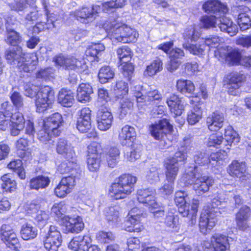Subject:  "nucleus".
<instances>
[{
	"label": "nucleus",
	"instance_id": "nucleus-1",
	"mask_svg": "<svg viewBox=\"0 0 251 251\" xmlns=\"http://www.w3.org/2000/svg\"><path fill=\"white\" fill-rule=\"evenodd\" d=\"M229 198H233L236 205L242 203L240 196L234 192H226V194L219 193L212 200L211 203L205 206L201 212L199 221V228L201 233L207 234L215 226L218 217L221 215L218 206L227 204Z\"/></svg>",
	"mask_w": 251,
	"mask_h": 251
},
{
	"label": "nucleus",
	"instance_id": "nucleus-2",
	"mask_svg": "<svg viewBox=\"0 0 251 251\" xmlns=\"http://www.w3.org/2000/svg\"><path fill=\"white\" fill-rule=\"evenodd\" d=\"M5 56L8 63L25 72L33 71L38 62L36 54L30 53L25 55L20 47L6 50Z\"/></svg>",
	"mask_w": 251,
	"mask_h": 251
},
{
	"label": "nucleus",
	"instance_id": "nucleus-3",
	"mask_svg": "<svg viewBox=\"0 0 251 251\" xmlns=\"http://www.w3.org/2000/svg\"><path fill=\"white\" fill-rule=\"evenodd\" d=\"M191 140L189 138H184L181 146L175 153L174 157L167 159L165 163L166 169L165 175L168 180L175 179L178 171V162H183L187 158V153L191 149Z\"/></svg>",
	"mask_w": 251,
	"mask_h": 251
},
{
	"label": "nucleus",
	"instance_id": "nucleus-4",
	"mask_svg": "<svg viewBox=\"0 0 251 251\" xmlns=\"http://www.w3.org/2000/svg\"><path fill=\"white\" fill-rule=\"evenodd\" d=\"M25 95L29 97H36L35 104L37 111L43 112L46 110L54 100L53 90L48 86H45L36 92V87L26 84L25 87Z\"/></svg>",
	"mask_w": 251,
	"mask_h": 251
},
{
	"label": "nucleus",
	"instance_id": "nucleus-5",
	"mask_svg": "<svg viewBox=\"0 0 251 251\" xmlns=\"http://www.w3.org/2000/svg\"><path fill=\"white\" fill-rule=\"evenodd\" d=\"M137 178L129 174H124L115 180L109 189L110 196L115 200L124 199L134 190Z\"/></svg>",
	"mask_w": 251,
	"mask_h": 251
},
{
	"label": "nucleus",
	"instance_id": "nucleus-6",
	"mask_svg": "<svg viewBox=\"0 0 251 251\" xmlns=\"http://www.w3.org/2000/svg\"><path fill=\"white\" fill-rule=\"evenodd\" d=\"M132 91L136 99L137 105L140 109L150 108L154 100H159L161 98V95L157 90L147 85H136Z\"/></svg>",
	"mask_w": 251,
	"mask_h": 251
},
{
	"label": "nucleus",
	"instance_id": "nucleus-7",
	"mask_svg": "<svg viewBox=\"0 0 251 251\" xmlns=\"http://www.w3.org/2000/svg\"><path fill=\"white\" fill-rule=\"evenodd\" d=\"M62 119V115L58 113H55L45 119L43 130L40 131L39 134L40 140L43 141H47L52 136H59L61 133V130L59 128Z\"/></svg>",
	"mask_w": 251,
	"mask_h": 251
},
{
	"label": "nucleus",
	"instance_id": "nucleus-8",
	"mask_svg": "<svg viewBox=\"0 0 251 251\" xmlns=\"http://www.w3.org/2000/svg\"><path fill=\"white\" fill-rule=\"evenodd\" d=\"M13 105L8 101L2 103L1 105V116L5 118L10 119L12 124L11 129V134L13 136L19 134L20 131L25 127V120L23 114L20 112L13 114Z\"/></svg>",
	"mask_w": 251,
	"mask_h": 251
},
{
	"label": "nucleus",
	"instance_id": "nucleus-9",
	"mask_svg": "<svg viewBox=\"0 0 251 251\" xmlns=\"http://www.w3.org/2000/svg\"><path fill=\"white\" fill-rule=\"evenodd\" d=\"M101 9L100 6L97 4H93L90 7L82 6L75 12V16L82 23H91L100 16Z\"/></svg>",
	"mask_w": 251,
	"mask_h": 251
},
{
	"label": "nucleus",
	"instance_id": "nucleus-10",
	"mask_svg": "<svg viewBox=\"0 0 251 251\" xmlns=\"http://www.w3.org/2000/svg\"><path fill=\"white\" fill-rule=\"evenodd\" d=\"M142 211L137 207L132 208L128 213L129 217L124 223L125 230L128 232H139L141 231L142 226L140 223Z\"/></svg>",
	"mask_w": 251,
	"mask_h": 251
},
{
	"label": "nucleus",
	"instance_id": "nucleus-11",
	"mask_svg": "<svg viewBox=\"0 0 251 251\" xmlns=\"http://www.w3.org/2000/svg\"><path fill=\"white\" fill-rule=\"evenodd\" d=\"M1 238L7 247L15 251H18L20 245L17 235L12 227L8 225H2L0 228Z\"/></svg>",
	"mask_w": 251,
	"mask_h": 251
},
{
	"label": "nucleus",
	"instance_id": "nucleus-12",
	"mask_svg": "<svg viewBox=\"0 0 251 251\" xmlns=\"http://www.w3.org/2000/svg\"><path fill=\"white\" fill-rule=\"evenodd\" d=\"M62 236L60 232L54 226H51L48 236L44 241V247L48 251H57L61 245Z\"/></svg>",
	"mask_w": 251,
	"mask_h": 251
},
{
	"label": "nucleus",
	"instance_id": "nucleus-13",
	"mask_svg": "<svg viewBox=\"0 0 251 251\" xmlns=\"http://www.w3.org/2000/svg\"><path fill=\"white\" fill-rule=\"evenodd\" d=\"M172 126L166 119L160 120L150 126V130L151 135L156 140L163 142L167 137V134L172 129Z\"/></svg>",
	"mask_w": 251,
	"mask_h": 251
},
{
	"label": "nucleus",
	"instance_id": "nucleus-14",
	"mask_svg": "<svg viewBox=\"0 0 251 251\" xmlns=\"http://www.w3.org/2000/svg\"><path fill=\"white\" fill-rule=\"evenodd\" d=\"M205 248L212 247L214 251H229L227 237L220 233H215L211 238V243L205 242Z\"/></svg>",
	"mask_w": 251,
	"mask_h": 251
},
{
	"label": "nucleus",
	"instance_id": "nucleus-15",
	"mask_svg": "<svg viewBox=\"0 0 251 251\" xmlns=\"http://www.w3.org/2000/svg\"><path fill=\"white\" fill-rule=\"evenodd\" d=\"M113 119L111 113L105 107H101L97 113L98 128L101 131L108 130L112 126Z\"/></svg>",
	"mask_w": 251,
	"mask_h": 251
},
{
	"label": "nucleus",
	"instance_id": "nucleus-16",
	"mask_svg": "<svg viewBox=\"0 0 251 251\" xmlns=\"http://www.w3.org/2000/svg\"><path fill=\"white\" fill-rule=\"evenodd\" d=\"M155 190L152 188L141 189L137 191V200L150 208L157 205Z\"/></svg>",
	"mask_w": 251,
	"mask_h": 251
},
{
	"label": "nucleus",
	"instance_id": "nucleus-17",
	"mask_svg": "<svg viewBox=\"0 0 251 251\" xmlns=\"http://www.w3.org/2000/svg\"><path fill=\"white\" fill-rule=\"evenodd\" d=\"M197 179L194 183L193 188L196 193L198 195H202L209 190V188L213 185V180L208 176H202L198 174L196 176Z\"/></svg>",
	"mask_w": 251,
	"mask_h": 251
},
{
	"label": "nucleus",
	"instance_id": "nucleus-18",
	"mask_svg": "<svg viewBox=\"0 0 251 251\" xmlns=\"http://www.w3.org/2000/svg\"><path fill=\"white\" fill-rule=\"evenodd\" d=\"M64 67L66 69H70L80 73L87 70L88 66L84 59L79 60L73 56H67L64 58Z\"/></svg>",
	"mask_w": 251,
	"mask_h": 251
},
{
	"label": "nucleus",
	"instance_id": "nucleus-19",
	"mask_svg": "<svg viewBox=\"0 0 251 251\" xmlns=\"http://www.w3.org/2000/svg\"><path fill=\"white\" fill-rule=\"evenodd\" d=\"M199 205V201L196 199H193L191 208H190V205L188 203H187V205H184V206L178 207V212L182 216L187 217L190 219L189 224L190 225L193 226L196 223Z\"/></svg>",
	"mask_w": 251,
	"mask_h": 251
},
{
	"label": "nucleus",
	"instance_id": "nucleus-20",
	"mask_svg": "<svg viewBox=\"0 0 251 251\" xmlns=\"http://www.w3.org/2000/svg\"><path fill=\"white\" fill-rule=\"evenodd\" d=\"M64 226L68 232L78 233L84 228V224L79 217H72L69 215L64 216Z\"/></svg>",
	"mask_w": 251,
	"mask_h": 251
},
{
	"label": "nucleus",
	"instance_id": "nucleus-21",
	"mask_svg": "<svg viewBox=\"0 0 251 251\" xmlns=\"http://www.w3.org/2000/svg\"><path fill=\"white\" fill-rule=\"evenodd\" d=\"M76 168H72L71 167L69 168L65 167V172H69L71 171L70 174L67 173L64 174V193H65L66 194L71 193L76 185V177L77 174L76 172Z\"/></svg>",
	"mask_w": 251,
	"mask_h": 251
},
{
	"label": "nucleus",
	"instance_id": "nucleus-22",
	"mask_svg": "<svg viewBox=\"0 0 251 251\" xmlns=\"http://www.w3.org/2000/svg\"><path fill=\"white\" fill-rule=\"evenodd\" d=\"M227 172L231 176L241 178L242 180L248 178L245 162L236 160L232 161L229 166Z\"/></svg>",
	"mask_w": 251,
	"mask_h": 251
},
{
	"label": "nucleus",
	"instance_id": "nucleus-23",
	"mask_svg": "<svg viewBox=\"0 0 251 251\" xmlns=\"http://www.w3.org/2000/svg\"><path fill=\"white\" fill-rule=\"evenodd\" d=\"M136 132L134 127L126 125L122 128L119 134V140L122 145H129L135 139Z\"/></svg>",
	"mask_w": 251,
	"mask_h": 251
},
{
	"label": "nucleus",
	"instance_id": "nucleus-24",
	"mask_svg": "<svg viewBox=\"0 0 251 251\" xmlns=\"http://www.w3.org/2000/svg\"><path fill=\"white\" fill-rule=\"evenodd\" d=\"M202 8L205 12L213 13L218 16L219 14L226 13L227 6L217 0H209L202 5Z\"/></svg>",
	"mask_w": 251,
	"mask_h": 251
},
{
	"label": "nucleus",
	"instance_id": "nucleus-25",
	"mask_svg": "<svg viewBox=\"0 0 251 251\" xmlns=\"http://www.w3.org/2000/svg\"><path fill=\"white\" fill-rule=\"evenodd\" d=\"M120 207L118 206H113L105 208L104 214L108 223L112 226L118 225L121 221Z\"/></svg>",
	"mask_w": 251,
	"mask_h": 251
},
{
	"label": "nucleus",
	"instance_id": "nucleus-26",
	"mask_svg": "<svg viewBox=\"0 0 251 251\" xmlns=\"http://www.w3.org/2000/svg\"><path fill=\"white\" fill-rule=\"evenodd\" d=\"M224 120L223 113L219 112H214L206 120L209 129L211 131L218 130L223 126Z\"/></svg>",
	"mask_w": 251,
	"mask_h": 251
},
{
	"label": "nucleus",
	"instance_id": "nucleus-27",
	"mask_svg": "<svg viewBox=\"0 0 251 251\" xmlns=\"http://www.w3.org/2000/svg\"><path fill=\"white\" fill-rule=\"evenodd\" d=\"M167 103L171 112L176 116L181 115L184 110V105L181 99L176 95H171Z\"/></svg>",
	"mask_w": 251,
	"mask_h": 251
},
{
	"label": "nucleus",
	"instance_id": "nucleus-28",
	"mask_svg": "<svg viewBox=\"0 0 251 251\" xmlns=\"http://www.w3.org/2000/svg\"><path fill=\"white\" fill-rule=\"evenodd\" d=\"M75 154L74 150V148L71 143L66 141L64 145V158L66 159L65 165L67 168L71 167L73 168L77 167V165L76 163L75 158Z\"/></svg>",
	"mask_w": 251,
	"mask_h": 251
},
{
	"label": "nucleus",
	"instance_id": "nucleus-29",
	"mask_svg": "<svg viewBox=\"0 0 251 251\" xmlns=\"http://www.w3.org/2000/svg\"><path fill=\"white\" fill-rule=\"evenodd\" d=\"M111 39L113 43H123L135 42L138 36V32H112Z\"/></svg>",
	"mask_w": 251,
	"mask_h": 251
},
{
	"label": "nucleus",
	"instance_id": "nucleus-30",
	"mask_svg": "<svg viewBox=\"0 0 251 251\" xmlns=\"http://www.w3.org/2000/svg\"><path fill=\"white\" fill-rule=\"evenodd\" d=\"M77 99L81 102L85 103L91 100L90 95L93 93L92 86L88 83L80 84L77 90Z\"/></svg>",
	"mask_w": 251,
	"mask_h": 251
},
{
	"label": "nucleus",
	"instance_id": "nucleus-31",
	"mask_svg": "<svg viewBox=\"0 0 251 251\" xmlns=\"http://www.w3.org/2000/svg\"><path fill=\"white\" fill-rule=\"evenodd\" d=\"M30 209L34 210L33 217L39 225L44 226L47 222L49 218V212L40 209V206L38 204H31Z\"/></svg>",
	"mask_w": 251,
	"mask_h": 251
},
{
	"label": "nucleus",
	"instance_id": "nucleus-32",
	"mask_svg": "<svg viewBox=\"0 0 251 251\" xmlns=\"http://www.w3.org/2000/svg\"><path fill=\"white\" fill-rule=\"evenodd\" d=\"M0 184L4 192H12L17 188L16 181L12 179L9 174H5L1 177Z\"/></svg>",
	"mask_w": 251,
	"mask_h": 251
},
{
	"label": "nucleus",
	"instance_id": "nucleus-33",
	"mask_svg": "<svg viewBox=\"0 0 251 251\" xmlns=\"http://www.w3.org/2000/svg\"><path fill=\"white\" fill-rule=\"evenodd\" d=\"M202 117V110L200 104L195 105L188 112L187 121L189 125H194L197 123Z\"/></svg>",
	"mask_w": 251,
	"mask_h": 251
},
{
	"label": "nucleus",
	"instance_id": "nucleus-34",
	"mask_svg": "<svg viewBox=\"0 0 251 251\" xmlns=\"http://www.w3.org/2000/svg\"><path fill=\"white\" fill-rule=\"evenodd\" d=\"M198 168L197 166L190 167L187 170L186 173L183 175L181 178L180 180L182 181L185 186L188 185L193 184L197 179L196 176L198 174H201L198 173Z\"/></svg>",
	"mask_w": 251,
	"mask_h": 251
},
{
	"label": "nucleus",
	"instance_id": "nucleus-35",
	"mask_svg": "<svg viewBox=\"0 0 251 251\" xmlns=\"http://www.w3.org/2000/svg\"><path fill=\"white\" fill-rule=\"evenodd\" d=\"M50 182L49 178L47 176H40L32 178L29 183L31 189L38 190L47 187Z\"/></svg>",
	"mask_w": 251,
	"mask_h": 251
},
{
	"label": "nucleus",
	"instance_id": "nucleus-36",
	"mask_svg": "<svg viewBox=\"0 0 251 251\" xmlns=\"http://www.w3.org/2000/svg\"><path fill=\"white\" fill-rule=\"evenodd\" d=\"M37 229L31 225H24L21 228L20 233L22 238L25 240L34 239L37 235Z\"/></svg>",
	"mask_w": 251,
	"mask_h": 251
},
{
	"label": "nucleus",
	"instance_id": "nucleus-37",
	"mask_svg": "<svg viewBox=\"0 0 251 251\" xmlns=\"http://www.w3.org/2000/svg\"><path fill=\"white\" fill-rule=\"evenodd\" d=\"M120 151L116 148H111L104 156L108 166L114 168L117 164L119 159Z\"/></svg>",
	"mask_w": 251,
	"mask_h": 251
},
{
	"label": "nucleus",
	"instance_id": "nucleus-38",
	"mask_svg": "<svg viewBox=\"0 0 251 251\" xmlns=\"http://www.w3.org/2000/svg\"><path fill=\"white\" fill-rule=\"evenodd\" d=\"M176 88L183 94H192L195 90L193 83L189 80H178L176 83Z\"/></svg>",
	"mask_w": 251,
	"mask_h": 251
},
{
	"label": "nucleus",
	"instance_id": "nucleus-39",
	"mask_svg": "<svg viewBox=\"0 0 251 251\" xmlns=\"http://www.w3.org/2000/svg\"><path fill=\"white\" fill-rule=\"evenodd\" d=\"M164 223L169 228L172 229L175 232H178L180 229V224L179 222V218L176 215L169 214L166 215Z\"/></svg>",
	"mask_w": 251,
	"mask_h": 251
},
{
	"label": "nucleus",
	"instance_id": "nucleus-40",
	"mask_svg": "<svg viewBox=\"0 0 251 251\" xmlns=\"http://www.w3.org/2000/svg\"><path fill=\"white\" fill-rule=\"evenodd\" d=\"M239 142V138L237 133L232 129L231 126H227L225 129L224 142L226 146H231L233 143Z\"/></svg>",
	"mask_w": 251,
	"mask_h": 251
},
{
	"label": "nucleus",
	"instance_id": "nucleus-41",
	"mask_svg": "<svg viewBox=\"0 0 251 251\" xmlns=\"http://www.w3.org/2000/svg\"><path fill=\"white\" fill-rule=\"evenodd\" d=\"M105 47L102 44H95L90 46L86 50L87 56L92 57L94 60L98 61L99 55L104 51Z\"/></svg>",
	"mask_w": 251,
	"mask_h": 251
},
{
	"label": "nucleus",
	"instance_id": "nucleus-42",
	"mask_svg": "<svg viewBox=\"0 0 251 251\" xmlns=\"http://www.w3.org/2000/svg\"><path fill=\"white\" fill-rule=\"evenodd\" d=\"M97 25L101 26L106 31L112 29L119 30V31H129L131 30V28L126 25L118 24L116 21H113L112 23L107 21L101 25Z\"/></svg>",
	"mask_w": 251,
	"mask_h": 251
},
{
	"label": "nucleus",
	"instance_id": "nucleus-43",
	"mask_svg": "<svg viewBox=\"0 0 251 251\" xmlns=\"http://www.w3.org/2000/svg\"><path fill=\"white\" fill-rule=\"evenodd\" d=\"M119 99H120L119 101L120 116L122 118H123L132 108L133 104L132 102L127 97V95L125 96H123L121 98L120 97Z\"/></svg>",
	"mask_w": 251,
	"mask_h": 251
},
{
	"label": "nucleus",
	"instance_id": "nucleus-44",
	"mask_svg": "<svg viewBox=\"0 0 251 251\" xmlns=\"http://www.w3.org/2000/svg\"><path fill=\"white\" fill-rule=\"evenodd\" d=\"M35 3V0H15L10 4V7L12 10L19 12L26 8L27 5L34 6Z\"/></svg>",
	"mask_w": 251,
	"mask_h": 251
},
{
	"label": "nucleus",
	"instance_id": "nucleus-45",
	"mask_svg": "<svg viewBox=\"0 0 251 251\" xmlns=\"http://www.w3.org/2000/svg\"><path fill=\"white\" fill-rule=\"evenodd\" d=\"M114 71L109 66H104L100 68L99 73V78L101 83H105L114 76Z\"/></svg>",
	"mask_w": 251,
	"mask_h": 251
},
{
	"label": "nucleus",
	"instance_id": "nucleus-46",
	"mask_svg": "<svg viewBox=\"0 0 251 251\" xmlns=\"http://www.w3.org/2000/svg\"><path fill=\"white\" fill-rule=\"evenodd\" d=\"M155 207L149 208L151 212L153 214L154 220L157 222H162L165 220L164 206L161 203L157 202V205Z\"/></svg>",
	"mask_w": 251,
	"mask_h": 251
},
{
	"label": "nucleus",
	"instance_id": "nucleus-47",
	"mask_svg": "<svg viewBox=\"0 0 251 251\" xmlns=\"http://www.w3.org/2000/svg\"><path fill=\"white\" fill-rule=\"evenodd\" d=\"M162 62L159 59H157L152 61L151 64L148 66L145 72V75L149 76H152L157 72L161 71L162 69Z\"/></svg>",
	"mask_w": 251,
	"mask_h": 251
},
{
	"label": "nucleus",
	"instance_id": "nucleus-48",
	"mask_svg": "<svg viewBox=\"0 0 251 251\" xmlns=\"http://www.w3.org/2000/svg\"><path fill=\"white\" fill-rule=\"evenodd\" d=\"M117 53L121 63L129 62L131 60V50L126 46L118 48Z\"/></svg>",
	"mask_w": 251,
	"mask_h": 251
},
{
	"label": "nucleus",
	"instance_id": "nucleus-49",
	"mask_svg": "<svg viewBox=\"0 0 251 251\" xmlns=\"http://www.w3.org/2000/svg\"><path fill=\"white\" fill-rule=\"evenodd\" d=\"M226 13H223L219 14L218 16H217L218 18V21H219L220 23L219 28L221 31H231L229 29L231 28L232 25V22L230 19L225 16L224 15Z\"/></svg>",
	"mask_w": 251,
	"mask_h": 251
},
{
	"label": "nucleus",
	"instance_id": "nucleus-50",
	"mask_svg": "<svg viewBox=\"0 0 251 251\" xmlns=\"http://www.w3.org/2000/svg\"><path fill=\"white\" fill-rule=\"evenodd\" d=\"M218 21L216 16L204 15L201 17L200 20L201 26L204 28H209L215 27Z\"/></svg>",
	"mask_w": 251,
	"mask_h": 251
},
{
	"label": "nucleus",
	"instance_id": "nucleus-51",
	"mask_svg": "<svg viewBox=\"0 0 251 251\" xmlns=\"http://www.w3.org/2000/svg\"><path fill=\"white\" fill-rule=\"evenodd\" d=\"M237 23L242 31L248 29L251 26V22L249 15L245 13L238 15Z\"/></svg>",
	"mask_w": 251,
	"mask_h": 251
},
{
	"label": "nucleus",
	"instance_id": "nucleus-52",
	"mask_svg": "<svg viewBox=\"0 0 251 251\" xmlns=\"http://www.w3.org/2000/svg\"><path fill=\"white\" fill-rule=\"evenodd\" d=\"M161 172V170L157 167H151L147 173L146 178L147 180L151 184L158 182L160 180L159 175Z\"/></svg>",
	"mask_w": 251,
	"mask_h": 251
},
{
	"label": "nucleus",
	"instance_id": "nucleus-53",
	"mask_svg": "<svg viewBox=\"0 0 251 251\" xmlns=\"http://www.w3.org/2000/svg\"><path fill=\"white\" fill-rule=\"evenodd\" d=\"M126 0H115V1H108L102 4V10L105 12L116 8H121L124 6Z\"/></svg>",
	"mask_w": 251,
	"mask_h": 251
},
{
	"label": "nucleus",
	"instance_id": "nucleus-54",
	"mask_svg": "<svg viewBox=\"0 0 251 251\" xmlns=\"http://www.w3.org/2000/svg\"><path fill=\"white\" fill-rule=\"evenodd\" d=\"M203 45L199 44H191L188 43L183 44L184 49L188 50L191 53L194 55H202L204 51Z\"/></svg>",
	"mask_w": 251,
	"mask_h": 251
},
{
	"label": "nucleus",
	"instance_id": "nucleus-55",
	"mask_svg": "<svg viewBox=\"0 0 251 251\" xmlns=\"http://www.w3.org/2000/svg\"><path fill=\"white\" fill-rule=\"evenodd\" d=\"M225 157V155L221 152L212 153L210 156H208V163H210L212 166L214 167L222 165Z\"/></svg>",
	"mask_w": 251,
	"mask_h": 251
},
{
	"label": "nucleus",
	"instance_id": "nucleus-56",
	"mask_svg": "<svg viewBox=\"0 0 251 251\" xmlns=\"http://www.w3.org/2000/svg\"><path fill=\"white\" fill-rule=\"evenodd\" d=\"M189 201L187 194L184 191H179L176 193L175 201L176 205H179V207L187 205Z\"/></svg>",
	"mask_w": 251,
	"mask_h": 251
},
{
	"label": "nucleus",
	"instance_id": "nucleus-57",
	"mask_svg": "<svg viewBox=\"0 0 251 251\" xmlns=\"http://www.w3.org/2000/svg\"><path fill=\"white\" fill-rule=\"evenodd\" d=\"M114 91L118 98H120L121 96H126L128 91L127 83L123 81H118L114 88Z\"/></svg>",
	"mask_w": 251,
	"mask_h": 251
},
{
	"label": "nucleus",
	"instance_id": "nucleus-58",
	"mask_svg": "<svg viewBox=\"0 0 251 251\" xmlns=\"http://www.w3.org/2000/svg\"><path fill=\"white\" fill-rule=\"evenodd\" d=\"M100 156L87 157V165L88 170L91 172H97L100 167Z\"/></svg>",
	"mask_w": 251,
	"mask_h": 251
},
{
	"label": "nucleus",
	"instance_id": "nucleus-59",
	"mask_svg": "<svg viewBox=\"0 0 251 251\" xmlns=\"http://www.w3.org/2000/svg\"><path fill=\"white\" fill-rule=\"evenodd\" d=\"M223 142H224V138L218 133L210 135L206 141V144L208 147L216 148H218Z\"/></svg>",
	"mask_w": 251,
	"mask_h": 251
},
{
	"label": "nucleus",
	"instance_id": "nucleus-60",
	"mask_svg": "<svg viewBox=\"0 0 251 251\" xmlns=\"http://www.w3.org/2000/svg\"><path fill=\"white\" fill-rule=\"evenodd\" d=\"M120 69L123 75L127 78V80H130L134 71V67L132 63L128 62L122 63L120 65Z\"/></svg>",
	"mask_w": 251,
	"mask_h": 251
},
{
	"label": "nucleus",
	"instance_id": "nucleus-61",
	"mask_svg": "<svg viewBox=\"0 0 251 251\" xmlns=\"http://www.w3.org/2000/svg\"><path fill=\"white\" fill-rule=\"evenodd\" d=\"M228 82L231 84H238L241 87L242 83L245 79V76L242 74L235 72L229 75L228 77Z\"/></svg>",
	"mask_w": 251,
	"mask_h": 251
},
{
	"label": "nucleus",
	"instance_id": "nucleus-62",
	"mask_svg": "<svg viewBox=\"0 0 251 251\" xmlns=\"http://www.w3.org/2000/svg\"><path fill=\"white\" fill-rule=\"evenodd\" d=\"M75 94L70 90L64 89V107H70L74 103Z\"/></svg>",
	"mask_w": 251,
	"mask_h": 251
},
{
	"label": "nucleus",
	"instance_id": "nucleus-63",
	"mask_svg": "<svg viewBox=\"0 0 251 251\" xmlns=\"http://www.w3.org/2000/svg\"><path fill=\"white\" fill-rule=\"evenodd\" d=\"M10 100L13 105L18 109L22 107L24 105L23 98L20 93L17 91L12 92Z\"/></svg>",
	"mask_w": 251,
	"mask_h": 251
},
{
	"label": "nucleus",
	"instance_id": "nucleus-64",
	"mask_svg": "<svg viewBox=\"0 0 251 251\" xmlns=\"http://www.w3.org/2000/svg\"><path fill=\"white\" fill-rule=\"evenodd\" d=\"M251 216V211L250 208L248 206L244 205L241 207L236 213L235 219L249 220Z\"/></svg>",
	"mask_w": 251,
	"mask_h": 251
}]
</instances>
